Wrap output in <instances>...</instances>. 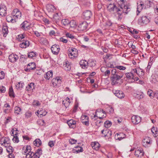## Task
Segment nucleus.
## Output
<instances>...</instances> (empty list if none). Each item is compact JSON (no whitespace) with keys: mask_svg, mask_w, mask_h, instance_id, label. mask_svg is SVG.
<instances>
[{"mask_svg":"<svg viewBox=\"0 0 158 158\" xmlns=\"http://www.w3.org/2000/svg\"><path fill=\"white\" fill-rule=\"evenodd\" d=\"M120 8H116L115 10L118 15V20L122 18V14L124 13L127 14L131 10V6L129 4H127L126 0H120L118 2Z\"/></svg>","mask_w":158,"mask_h":158,"instance_id":"f257e3e1","label":"nucleus"},{"mask_svg":"<svg viewBox=\"0 0 158 158\" xmlns=\"http://www.w3.org/2000/svg\"><path fill=\"white\" fill-rule=\"evenodd\" d=\"M111 73L112 75L111 77V84L112 85H114L118 83L119 81L123 77V73L115 69H113Z\"/></svg>","mask_w":158,"mask_h":158,"instance_id":"f03ea898","label":"nucleus"},{"mask_svg":"<svg viewBox=\"0 0 158 158\" xmlns=\"http://www.w3.org/2000/svg\"><path fill=\"white\" fill-rule=\"evenodd\" d=\"M106 116V113L103 111L102 109H99L97 110L95 112V114L94 116H92L91 118L94 120H96L97 118L99 119H102L105 117Z\"/></svg>","mask_w":158,"mask_h":158,"instance_id":"7ed1b4c3","label":"nucleus"},{"mask_svg":"<svg viewBox=\"0 0 158 158\" xmlns=\"http://www.w3.org/2000/svg\"><path fill=\"white\" fill-rule=\"evenodd\" d=\"M89 24L86 21L80 22L78 25L77 30L80 33L86 31L88 29Z\"/></svg>","mask_w":158,"mask_h":158,"instance_id":"20e7f679","label":"nucleus"},{"mask_svg":"<svg viewBox=\"0 0 158 158\" xmlns=\"http://www.w3.org/2000/svg\"><path fill=\"white\" fill-rule=\"evenodd\" d=\"M150 22L149 18L146 16L143 15L139 18L138 19V24L141 26L147 24Z\"/></svg>","mask_w":158,"mask_h":158,"instance_id":"39448f33","label":"nucleus"},{"mask_svg":"<svg viewBox=\"0 0 158 158\" xmlns=\"http://www.w3.org/2000/svg\"><path fill=\"white\" fill-rule=\"evenodd\" d=\"M36 69L35 63L34 62H31L28 64L27 66L24 67V70L26 72H29L34 70Z\"/></svg>","mask_w":158,"mask_h":158,"instance_id":"423d86ee","label":"nucleus"},{"mask_svg":"<svg viewBox=\"0 0 158 158\" xmlns=\"http://www.w3.org/2000/svg\"><path fill=\"white\" fill-rule=\"evenodd\" d=\"M102 136L108 139L110 138L112 135V131L108 128H105L101 131Z\"/></svg>","mask_w":158,"mask_h":158,"instance_id":"0eeeda50","label":"nucleus"},{"mask_svg":"<svg viewBox=\"0 0 158 158\" xmlns=\"http://www.w3.org/2000/svg\"><path fill=\"white\" fill-rule=\"evenodd\" d=\"M68 55L70 58H73L77 56V51L75 48H69L68 50Z\"/></svg>","mask_w":158,"mask_h":158,"instance_id":"6e6552de","label":"nucleus"},{"mask_svg":"<svg viewBox=\"0 0 158 158\" xmlns=\"http://www.w3.org/2000/svg\"><path fill=\"white\" fill-rule=\"evenodd\" d=\"M11 15L13 18L16 19H20L21 17V13L18 9H15L13 11Z\"/></svg>","mask_w":158,"mask_h":158,"instance_id":"1a4fd4ad","label":"nucleus"},{"mask_svg":"<svg viewBox=\"0 0 158 158\" xmlns=\"http://www.w3.org/2000/svg\"><path fill=\"white\" fill-rule=\"evenodd\" d=\"M7 8L6 6L2 3L0 5V15L2 16H5L7 14Z\"/></svg>","mask_w":158,"mask_h":158,"instance_id":"9d476101","label":"nucleus"},{"mask_svg":"<svg viewBox=\"0 0 158 158\" xmlns=\"http://www.w3.org/2000/svg\"><path fill=\"white\" fill-rule=\"evenodd\" d=\"M61 19V15L60 13H56L53 15V16L52 19L54 22L58 23L60 22Z\"/></svg>","mask_w":158,"mask_h":158,"instance_id":"9b49d317","label":"nucleus"},{"mask_svg":"<svg viewBox=\"0 0 158 158\" xmlns=\"http://www.w3.org/2000/svg\"><path fill=\"white\" fill-rule=\"evenodd\" d=\"M92 16V13L89 10H86L84 11L82 14V17L83 19L87 20L89 19Z\"/></svg>","mask_w":158,"mask_h":158,"instance_id":"f8f14e48","label":"nucleus"},{"mask_svg":"<svg viewBox=\"0 0 158 158\" xmlns=\"http://www.w3.org/2000/svg\"><path fill=\"white\" fill-rule=\"evenodd\" d=\"M1 142L2 145L7 147L8 145L10 144V139L8 137L2 138L1 140Z\"/></svg>","mask_w":158,"mask_h":158,"instance_id":"ddd939ff","label":"nucleus"},{"mask_svg":"<svg viewBox=\"0 0 158 158\" xmlns=\"http://www.w3.org/2000/svg\"><path fill=\"white\" fill-rule=\"evenodd\" d=\"M19 44V46L22 48H25L29 46V41L27 39V38L21 41Z\"/></svg>","mask_w":158,"mask_h":158,"instance_id":"4468645a","label":"nucleus"},{"mask_svg":"<svg viewBox=\"0 0 158 158\" xmlns=\"http://www.w3.org/2000/svg\"><path fill=\"white\" fill-rule=\"evenodd\" d=\"M81 121L83 125L86 126L89 125V118L87 116L82 115L81 117Z\"/></svg>","mask_w":158,"mask_h":158,"instance_id":"2eb2a0df","label":"nucleus"},{"mask_svg":"<svg viewBox=\"0 0 158 158\" xmlns=\"http://www.w3.org/2000/svg\"><path fill=\"white\" fill-rule=\"evenodd\" d=\"M30 23L27 21L23 22L20 25V27L23 30H27L30 28Z\"/></svg>","mask_w":158,"mask_h":158,"instance_id":"dca6fc26","label":"nucleus"},{"mask_svg":"<svg viewBox=\"0 0 158 158\" xmlns=\"http://www.w3.org/2000/svg\"><path fill=\"white\" fill-rule=\"evenodd\" d=\"M132 72L134 73H136L137 74L139 77L143 76L144 74L143 70L140 68H137L135 69H133L132 70Z\"/></svg>","mask_w":158,"mask_h":158,"instance_id":"f3484780","label":"nucleus"},{"mask_svg":"<svg viewBox=\"0 0 158 158\" xmlns=\"http://www.w3.org/2000/svg\"><path fill=\"white\" fill-rule=\"evenodd\" d=\"M144 154V152L142 148H139L135 150V155L137 157H141L143 156Z\"/></svg>","mask_w":158,"mask_h":158,"instance_id":"a211bd4d","label":"nucleus"},{"mask_svg":"<svg viewBox=\"0 0 158 158\" xmlns=\"http://www.w3.org/2000/svg\"><path fill=\"white\" fill-rule=\"evenodd\" d=\"M18 58L19 57L17 55L12 53L9 56L8 59L10 62L14 63L17 61Z\"/></svg>","mask_w":158,"mask_h":158,"instance_id":"6ab92c4d","label":"nucleus"},{"mask_svg":"<svg viewBox=\"0 0 158 158\" xmlns=\"http://www.w3.org/2000/svg\"><path fill=\"white\" fill-rule=\"evenodd\" d=\"M152 141H151V139L149 137H145L142 141V144L144 146L147 147L148 145L152 143Z\"/></svg>","mask_w":158,"mask_h":158,"instance_id":"aec40b11","label":"nucleus"},{"mask_svg":"<svg viewBox=\"0 0 158 158\" xmlns=\"http://www.w3.org/2000/svg\"><path fill=\"white\" fill-rule=\"evenodd\" d=\"M34 83L33 82L30 83L26 87V89L28 93L32 92L35 89Z\"/></svg>","mask_w":158,"mask_h":158,"instance_id":"412c9836","label":"nucleus"},{"mask_svg":"<svg viewBox=\"0 0 158 158\" xmlns=\"http://www.w3.org/2000/svg\"><path fill=\"white\" fill-rule=\"evenodd\" d=\"M51 49L53 54L57 55L58 53L60 48L59 46L55 44L52 47Z\"/></svg>","mask_w":158,"mask_h":158,"instance_id":"4be33fe9","label":"nucleus"},{"mask_svg":"<svg viewBox=\"0 0 158 158\" xmlns=\"http://www.w3.org/2000/svg\"><path fill=\"white\" fill-rule=\"evenodd\" d=\"M131 120L133 123L137 124L141 121V118L139 116L134 115L132 117Z\"/></svg>","mask_w":158,"mask_h":158,"instance_id":"5701e85b","label":"nucleus"},{"mask_svg":"<svg viewBox=\"0 0 158 158\" xmlns=\"http://www.w3.org/2000/svg\"><path fill=\"white\" fill-rule=\"evenodd\" d=\"M125 137L126 135L123 133H117L115 135V139L116 140H121Z\"/></svg>","mask_w":158,"mask_h":158,"instance_id":"b1692460","label":"nucleus"},{"mask_svg":"<svg viewBox=\"0 0 158 158\" xmlns=\"http://www.w3.org/2000/svg\"><path fill=\"white\" fill-rule=\"evenodd\" d=\"M113 93L116 96L120 98H123L125 96L123 92L121 91L118 90H114Z\"/></svg>","mask_w":158,"mask_h":158,"instance_id":"393cba45","label":"nucleus"},{"mask_svg":"<svg viewBox=\"0 0 158 158\" xmlns=\"http://www.w3.org/2000/svg\"><path fill=\"white\" fill-rule=\"evenodd\" d=\"M47 11L49 13L54 12L56 10V7L52 4H48L46 6Z\"/></svg>","mask_w":158,"mask_h":158,"instance_id":"a878e982","label":"nucleus"},{"mask_svg":"<svg viewBox=\"0 0 158 158\" xmlns=\"http://www.w3.org/2000/svg\"><path fill=\"white\" fill-rule=\"evenodd\" d=\"M67 123L70 128H74L76 127V122L73 119H71L67 121Z\"/></svg>","mask_w":158,"mask_h":158,"instance_id":"bb28decb","label":"nucleus"},{"mask_svg":"<svg viewBox=\"0 0 158 158\" xmlns=\"http://www.w3.org/2000/svg\"><path fill=\"white\" fill-rule=\"evenodd\" d=\"M27 38L26 36V35L25 33L20 34L17 35V40L21 42Z\"/></svg>","mask_w":158,"mask_h":158,"instance_id":"cd10ccee","label":"nucleus"},{"mask_svg":"<svg viewBox=\"0 0 158 158\" xmlns=\"http://www.w3.org/2000/svg\"><path fill=\"white\" fill-rule=\"evenodd\" d=\"M91 146L92 148L95 150H98L100 147L99 143L97 142H92L91 143Z\"/></svg>","mask_w":158,"mask_h":158,"instance_id":"c85d7f7f","label":"nucleus"},{"mask_svg":"<svg viewBox=\"0 0 158 158\" xmlns=\"http://www.w3.org/2000/svg\"><path fill=\"white\" fill-rule=\"evenodd\" d=\"M83 151L82 148L79 146H77L75 147L73 150V152L75 153H77L80 152H82Z\"/></svg>","mask_w":158,"mask_h":158,"instance_id":"c756f323","label":"nucleus"},{"mask_svg":"<svg viewBox=\"0 0 158 158\" xmlns=\"http://www.w3.org/2000/svg\"><path fill=\"white\" fill-rule=\"evenodd\" d=\"M42 150L41 148H38L36 152L34 153L35 156L34 158H39L40 156L42 154Z\"/></svg>","mask_w":158,"mask_h":158,"instance_id":"7c9ffc66","label":"nucleus"},{"mask_svg":"<svg viewBox=\"0 0 158 158\" xmlns=\"http://www.w3.org/2000/svg\"><path fill=\"white\" fill-rule=\"evenodd\" d=\"M80 65L82 69H84L87 68L88 63L86 60H82L80 62Z\"/></svg>","mask_w":158,"mask_h":158,"instance_id":"2f4dec72","label":"nucleus"},{"mask_svg":"<svg viewBox=\"0 0 158 158\" xmlns=\"http://www.w3.org/2000/svg\"><path fill=\"white\" fill-rule=\"evenodd\" d=\"M2 30L3 36L6 37L8 33V27L6 25H3Z\"/></svg>","mask_w":158,"mask_h":158,"instance_id":"473e14b6","label":"nucleus"},{"mask_svg":"<svg viewBox=\"0 0 158 158\" xmlns=\"http://www.w3.org/2000/svg\"><path fill=\"white\" fill-rule=\"evenodd\" d=\"M117 8L115 5L114 4H110L107 7L108 10L110 12H111L115 10Z\"/></svg>","mask_w":158,"mask_h":158,"instance_id":"72a5a7b5","label":"nucleus"},{"mask_svg":"<svg viewBox=\"0 0 158 158\" xmlns=\"http://www.w3.org/2000/svg\"><path fill=\"white\" fill-rule=\"evenodd\" d=\"M37 113L38 114V117L41 118L43 116H45L47 113V112L44 110H38Z\"/></svg>","mask_w":158,"mask_h":158,"instance_id":"f704fd0d","label":"nucleus"},{"mask_svg":"<svg viewBox=\"0 0 158 158\" xmlns=\"http://www.w3.org/2000/svg\"><path fill=\"white\" fill-rule=\"evenodd\" d=\"M134 95L136 98L139 99H141L143 98L144 95L142 92H138V93H135L134 94Z\"/></svg>","mask_w":158,"mask_h":158,"instance_id":"c9c22d12","label":"nucleus"},{"mask_svg":"<svg viewBox=\"0 0 158 158\" xmlns=\"http://www.w3.org/2000/svg\"><path fill=\"white\" fill-rule=\"evenodd\" d=\"M145 8L144 4L142 2L140 3V4L138 5L137 8V11L138 13H137V15H138L139 13L140 12L141 10L143 8Z\"/></svg>","mask_w":158,"mask_h":158,"instance_id":"e433bc0d","label":"nucleus"},{"mask_svg":"<svg viewBox=\"0 0 158 158\" xmlns=\"http://www.w3.org/2000/svg\"><path fill=\"white\" fill-rule=\"evenodd\" d=\"M53 76V72L52 71L48 72L44 75V77L46 79L49 80L50 78L52 77Z\"/></svg>","mask_w":158,"mask_h":158,"instance_id":"4c0bfd02","label":"nucleus"},{"mask_svg":"<svg viewBox=\"0 0 158 158\" xmlns=\"http://www.w3.org/2000/svg\"><path fill=\"white\" fill-rule=\"evenodd\" d=\"M70 103V100L68 97H67L65 101H63V104L64 105L66 108L69 106Z\"/></svg>","mask_w":158,"mask_h":158,"instance_id":"58836bf2","label":"nucleus"},{"mask_svg":"<svg viewBox=\"0 0 158 158\" xmlns=\"http://www.w3.org/2000/svg\"><path fill=\"white\" fill-rule=\"evenodd\" d=\"M133 73H134L132 72V70L130 72L126 73V77L127 78H129V79H131L132 80V78H134V77H135V76L134 75Z\"/></svg>","mask_w":158,"mask_h":158,"instance_id":"ea45409f","label":"nucleus"},{"mask_svg":"<svg viewBox=\"0 0 158 158\" xmlns=\"http://www.w3.org/2000/svg\"><path fill=\"white\" fill-rule=\"evenodd\" d=\"M24 86V83L21 81L18 82V83L16 85V87L17 89H22Z\"/></svg>","mask_w":158,"mask_h":158,"instance_id":"a19ab883","label":"nucleus"},{"mask_svg":"<svg viewBox=\"0 0 158 158\" xmlns=\"http://www.w3.org/2000/svg\"><path fill=\"white\" fill-rule=\"evenodd\" d=\"M6 19L8 22H11L12 23H15L16 22L15 19L13 17H12L10 15H8L6 17Z\"/></svg>","mask_w":158,"mask_h":158,"instance_id":"79ce46f5","label":"nucleus"},{"mask_svg":"<svg viewBox=\"0 0 158 158\" xmlns=\"http://www.w3.org/2000/svg\"><path fill=\"white\" fill-rule=\"evenodd\" d=\"M33 143L34 145L38 147L41 145V141L39 139H36L34 141Z\"/></svg>","mask_w":158,"mask_h":158,"instance_id":"37998d69","label":"nucleus"},{"mask_svg":"<svg viewBox=\"0 0 158 158\" xmlns=\"http://www.w3.org/2000/svg\"><path fill=\"white\" fill-rule=\"evenodd\" d=\"M63 68L66 71L69 70L71 69V66L69 63L65 62L63 65Z\"/></svg>","mask_w":158,"mask_h":158,"instance_id":"c03bdc74","label":"nucleus"},{"mask_svg":"<svg viewBox=\"0 0 158 158\" xmlns=\"http://www.w3.org/2000/svg\"><path fill=\"white\" fill-rule=\"evenodd\" d=\"M151 131L152 133L154 134L153 136L154 137H156L158 136L157 135V130L156 128L154 127H152L151 129Z\"/></svg>","mask_w":158,"mask_h":158,"instance_id":"a18cd8bd","label":"nucleus"},{"mask_svg":"<svg viewBox=\"0 0 158 158\" xmlns=\"http://www.w3.org/2000/svg\"><path fill=\"white\" fill-rule=\"evenodd\" d=\"M106 111L107 113L110 114H113L114 113V109L111 106H108L106 108Z\"/></svg>","mask_w":158,"mask_h":158,"instance_id":"49530a36","label":"nucleus"},{"mask_svg":"<svg viewBox=\"0 0 158 158\" xmlns=\"http://www.w3.org/2000/svg\"><path fill=\"white\" fill-rule=\"evenodd\" d=\"M110 67H113L115 69H117L118 70H124L126 69V67H125L121 65H118L115 66V67H113V65H111Z\"/></svg>","mask_w":158,"mask_h":158,"instance_id":"de8ad7c7","label":"nucleus"},{"mask_svg":"<svg viewBox=\"0 0 158 158\" xmlns=\"http://www.w3.org/2000/svg\"><path fill=\"white\" fill-rule=\"evenodd\" d=\"M35 156L34 153L31 152H28L26 156V158H32L33 157L34 158Z\"/></svg>","mask_w":158,"mask_h":158,"instance_id":"09e8293b","label":"nucleus"},{"mask_svg":"<svg viewBox=\"0 0 158 158\" xmlns=\"http://www.w3.org/2000/svg\"><path fill=\"white\" fill-rule=\"evenodd\" d=\"M6 148V151L8 153H12L13 152L14 149L12 146L8 145V146Z\"/></svg>","mask_w":158,"mask_h":158,"instance_id":"8fccbe9b","label":"nucleus"},{"mask_svg":"<svg viewBox=\"0 0 158 158\" xmlns=\"http://www.w3.org/2000/svg\"><path fill=\"white\" fill-rule=\"evenodd\" d=\"M112 125V123L109 121H106L104 123V126L106 127L105 128H107L110 127Z\"/></svg>","mask_w":158,"mask_h":158,"instance_id":"3c124183","label":"nucleus"},{"mask_svg":"<svg viewBox=\"0 0 158 158\" xmlns=\"http://www.w3.org/2000/svg\"><path fill=\"white\" fill-rule=\"evenodd\" d=\"M21 108L18 106H16L15 108V113L17 114H19L21 113Z\"/></svg>","mask_w":158,"mask_h":158,"instance_id":"603ef678","label":"nucleus"},{"mask_svg":"<svg viewBox=\"0 0 158 158\" xmlns=\"http://www.w3.org/2000/svg\"><path fill=\"white\" fill-rule=\"evenodd\" d=\"M61 22L64 26H66L69 24V21L67 19H64L62 20Z\"/></svg>","mask_w":158,"mask_h":158,"instance_id":"864d4df0","label":"nucleus"},{"mask_svg":"<svg viewBox=\"0 0 158 158\" xmlns=\"http://www.w3.org/2000/svg\"><path fill=\"white\" fill-rule=\"evenodd\" d=\"M39 41L40 43L43 44H47L48 42L46 39L44 37H40L39 40Z\"/></svg>","mask_w":158,"mask_h":158,"instance_id":"5fc2aeb1","label":"nucleus"},{"mask_svg":"<svg viewBox=\"0 0 158 158\" xmlns=\"http://www.w3.org/2000/svg\"><path fill=\"white\" fill-rule=\"evenodd\" d=\"M9 94L10 97H15V94L13 88L12 87L9 88Z\"/></svg>","mask_w":158,"mask_h":158,"instance_id":"6e6d98bb","label":"nucleus"},{"mask_svg":"<svg viewBox=\"0 0 158 158\" xmlns=\"http://www.w3.org/2000/svg\"><path fill=\"white\" fill-rule=\"evenodd\" d=\"M69 24L70 27H75L76 26V21L74 20H72L70 21H69Z\"/></svg>","mask_w":158,"mask_h":158,"instance_id":"4d7b16f0","label":"nucleus"},{"mask_svg":"<svg viewBox=\"0 0 158 158\" xmlns=\"http://www.w3.org/2000/svg\"><path fill=\"white\" fill-rule=\"evenodd\" d=\"M153 91H152L151 89H149L148 91V94L149 96L151 98H152L154 97H155L154 96V93H153Z\"/></svg>","mask_w":158,"mask_h":158,"instance_id":"13d9d810","label":"nucleus"},{"mask_svg":"<svg viewBox=\"0 0 158 158\" xmlns=\"http://www.w3.org/2000/svg\"><path fill=\"white\" fill-rule=\"evenodd\" d=\"M36 55V52L32 51L29 52L28 53V56L29 58H32V57L35 56Z\"/></svg>","mask_w":158,"mask_h":158,"instance_id":"bf43d9fd","label":"nucleus"},{"mask_svg":"<svg viewBox=\"0 0 158 158\" xmlns=\"http://www.w3.org/2000/svg\"><path fill=\"white\" fill-rule=\"evenodd\" d=\"M43 20L44 22L46 25L50 24L51 23V21H49L48 19L46 18H44L43 19Z\"/></svg>","mask_w":158,"mask_h":158,"instance_id":"052dcab7","label":"nucleus"},{"mask_svg":"<svg viewBox=\"0 0 158 158\" xmlns=\"http://www.w3.org/2000/svg\"><path fill=\"white\" fill-rule=\"evenodd\" d=\"M12 140L14 143H18L19 141V140L18 136H14V137H13V138L12 139Z\"/></svg>","mask_w":158,"mask_h":158,"instance_id":"680f3d73","label":"nucleus"},{"mask_svg":"<svg viewBox=\"0 0 158 158\" xmlns=\"http://www.w3.org/2000/svg\"><path fill=\"white\" fill-rule=\"evenodd\" d=\"M145 8L150 7L151 6V2L150 1H147L145 2Z\"/></svg>","mask_w":158,"mask_h":158,"instance_id":"e2e57ef3","label":"nucleus"},{"mask_svg":"<svg viewBox=\"0 0 158 158\" xmlns=\"http://www.w3.org/2000/svg\"><path fill=\"white\" fill-rule=\"evenodd\" d=\"M31 147L29 145H27L26 146V149L25 150L24 152L25 153H27L29 152H31Z\"/></svg>","mask_w":158,"mask_h":158,"instance_id":"0e129e2a","label":"nucleus"},{"mask_svg":"<svg viewBox=\"0 0 158 158\" xmlns=\"http://www.w3.org/2000/svg\"><path fill=\"white\" fill-rule=\"evenodd\" d=\"M69 143L71 144H75L77 142V140L73 139H70L69 140Z\"/></svg>","mask_w":158,"mask_h":158,"instance_id":"69168bd1","label":"nucleus"},{"mask_svg":"<svg viewBox=\"0 0 158 158\" xmlns=\"http://www.w3.org/2000/svg\"><path fill=\"white\" fill-rule=\"evenodd\" d=\"M6 91L5 87L3 86H0V93H4Z\"/></svg>","mask_w":158,"mask_h":158,"instance_id":"338daca9","label":"nucleus"},{"mask_svg":"<svg viewBox=\"0 0 158 158\" xmlns=\"http://www.w3.org/2000/svg\"><path fill=\"white\" fill-rule=\"evenodd\" d=\"M66 35L67 37L71 38V39H73L74 38V37L72 34H70L69 33H66Z\"/></svg>","mask_w":158,"mask_h":158,"instance_id":"774afa93","label":"nucleus"}]
</instances>
